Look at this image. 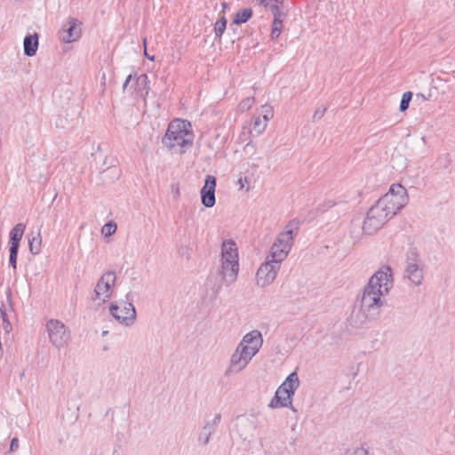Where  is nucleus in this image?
I'll use <instances>...</instances> for the list:
<instances>
[{
    "label": "nucleus",
    "mask_w": 455,
    "mask_h": 455,
    "mask_svg": "<svg viewBox=\"0 0 455 455\" xmlns=\"http://www.w3.org/2000/svg\"><path fill=\"white\" fill-rule=\"evenodd\" d=\"M392 271L389 267H380L370 279L363 296V304L367 307H380L381 297L392 287Z\"/></svg>",
    "instance_id": "obj_1"
},
{
    "label": "nucleus",
    "mask_w": 455,
    "mask_h": 455,
    "mask_svg": "<svg viewBox=\"0 0 455 455\" xmlns=\"http://www.w3.org/2000/svg\"><path fill=\"white\" fill-rule=\"evenodd\" d=\"M194 137L190 122L175 118L168 124L163 141L170 148H179L184 151L193 144Z\"/></svg>",
    "instance_id": "obj_2"
},
{
    "label": "nucleus",
    "mask_w": 455,
    "mask_h": 455,
    "mask_svg": "<svg viewBox=\"0 0 455 455\" xmlns=\"http://www.w3.org/2000/svg\"><path fill=\"white\" fill-rule=\"evenodd\" d=\"M262 345V338L259 331H252L246 334L232 359L234 366L238 369L244 367L251 357L259 351Z\"/></svg>",
    "instance_id": "obj_3"
},
{
    "label": "nucleus",
    "mask_w": 455,
    "mask_h": 455,
    "mask_svg": "<svg viewBox=\"0 0 455 455\" xmlns=\"http://www.w3.org/2000/svg\"><path fill=\"white\" fill-rule=\"evenodd\" d=\"M299 226V220H292L287 224L284 231L279 235L271 248L270 258L272 262L280 263L287 257L291 248L293 235L298 231Z\"/></svg>",
    "instance_id": "obj_4"
},
{
    "label": "nucleus",
    "mask_w": 455,
    "mask_h": 455,
    "mask_svg": "<svg viewBox=\"0 0 455 455\" xmlns=\"http://www.w3.org/2000/svg\"><path fill=\"white\" fill-rule=\"evenodd\" d=\"M408 200L406 188L399 183H394L378 202L394 216L408 203Z\"/></svg>",
    "instance_id": "obj_5"
},
{
    "label": "nucleus",
    "mask_w": 455,
    "mask_h": 455,
    "mask_svg": "<svg viewBox=\"0 0 455 455\" xmlns=\"http://www.w3.org/2000/svg\"><path fill=\"white\" fill-rule=\"evenodd\" d=\"M221 267L225 278L233 280L235 278L238 270V251L235 242L229 240L222 244Z\"/></svg>",
    "instance_id": "obj_6"
},
{
    "label": "nucleus",
    "mask_w": 455,
    "mask_h": 455,
    "mask_svg": "<svg viewBox=\"0 0 455 455\" xmlns=\"http://www.w3.org/2000/svg\"><path fill=\"white\" fill-rule=\"evenodd\" d=\"M299 386V379L295 372L291 373L285 381L277 388L270 407H285L291 403V396Z\"/></svg>",
    "instance_id": "obj_7"
},
{
    "label": "nucleus",
    "mask_w": 455,
    "mask_h": 455,
    "mask_svg": "<svg viewBox=\"0 0 455 455\" xmlns=\"http://www.w3.org/2000/svg\"><path fill=\"white\" fill-rule=\"evenodd\" d=\"M393 215L377 202L368 212L363 228L366 234H372L380 228Z\"/></svg>",
    "instance_id": "obj_8"
},
{
    "label": "nucleus",
    "mask_w": 455,
    "mask_h": 455,
    "mask_svg": "<svg viewBox=\"0 0 455 455\" xmlns=\"http://www.w3.org/2000/svg\"><path fill=\"white\" fill-rule=\"evenodd\" d=\"M116 280V276L113 272H107L100 277L95 287L96 298L99 300L105 302L110 299Z\"/></svg>",
    "instance_id": "obj_9"
},
{
    "label": "nucleus",
    "mask_w": 455,
    "mask_h": 455,
    "mask_svg": "<svg viewBox=\"0 0 455 455\" xmlns=\"http://www.w3.org/2000/svg\"><path fill=\"white\" fill-rule=\"evenodd\" d=\"M48 336L56 346L65 345L69 339V333L65 325L58 320H50L47 324Z\"/></svg>",
    "instance_id": "obj_10"
},
{
    "label": "nucleus",
    "mask_w": 455,
    "mask_h": 455,
    "mask_svg": "<svg viewBox=\"0 0 455 455\" xmlns=\"http://www.w3.org/2000/svg\"><path fill=\"white\" fill-rule=\"evenodd\" d=\"M112 315L121 323L129 324L135 319V309L132 303L123 301L110 307Z\"/></svg>",
    "instance_id": "obj_11"
},
{
    "label": "nucleus",
    "mask_w": 455,
    "mask_h": 455,
    "mask_svg": "<svg viewBox=\"0 0 455 455\" xmlns=\"http://www.w3.org/2000/svg\"><path fill=\"white\" fill-rule=\"evenodd\" d=\"M274 263L275 262L267 261L259 268L256 275L257 283L259 285L263 287L275 280L279 267Z\"/></svg>",
    "instance_id": "obj_12"
},
{
    "label": "nucleus",
    "mask_w": 455,
    "mask_h": 455,
    "mask_svg": "<svg viewBox=\"0 0 455 455\" xmlns=\"http://www.w3.org/2000/svg\"><path fill=\"white\" fill-rule=\"evenodd\" d=\"M216 179L212 175H207L204 185L201 189L202 204L206 207H212L215 204Z\"/></svg>",
    "instance_id": "obj_13"
},
{
    "label": "nucleus",
    "mask_w": 455,
    "mask_h": 455,
    "mask_svg": "<svg viewBox=\"0 0 455 455\" xmlns=\"http://www.w3.org/2000/svg\"><path fill=\"white\" fill-rule=\"evenodd\" d=\"M80 34L81 31L78 28L76 20H70L64 26L62 41L66 43L73 42L80 36Z\"/></svg>",
    "instance_id": "obj_14"
},
{
    "label": "nucleus",
    "mask_w": 455,
    "mask_h": 455,
    "mask_svg": "<svg viewBox=\"0 0 455 455\" xmlns=\"http://www.w3.org/2000/svg\"><path fill=\"white\" fill-rule=\"evenodd\" d=\"M262 110V117H257L253 124V127L258 133L266 130L268 121L273 117V108L270 106H263Z\"/></svg>",
    "instance_id": "obj_15"
},
{
    "label": "nucleus",
    "mask_w": 455,
    "mask_h": 455,
    "mask_svg": "<svg viewBox=\"0 0 455 455\" xmlns=\"http://www.w3.org/2000/svg\"><path fill=\"white\" fill-rule=\"evenodd\" d=\"M38 47V36L36 34L24 38V52L28 56H34Z\"/></svg>",
    "instance_id": "obj_16"
},
{
    "label": "nucleus",
    "mask_w": 455,
    "mask_h": 455,
    "mask_svg": "<svg viewBox=\"0 0 455 455\" xmlns=\"http://www.w3.org/2000/svg\"><path fill=\"white\" fill-rule=\"evenodd\" d=\"M25 231V225L23 223L17 224L10 233L11 246L19 247L20 242L22 239Z\"/></svg>",
    "instance_id": "obj_17"
},
{
    "label": "nucleus",
    "mask_w": 455,
    "mask_h": 455,
    "mask_svg": "<svg viewBox=\"0 0 455 455\" xmlns=\"http://www.w3.org/2000/svg\"><path fill=\"white\" fill-rule=\"evenodd\" d=\"M408 277L414 284H419L423 279L422 270L415 264L408 267Z\"/></svg>",
    "instance_id": "obj_18"
},
{
    "label": "nucleus",
    "mask_w": 455,
    "mask_h": 455,
    "mask_svg": "<svg viewBox=\"0 0 455 455\" xmlns=\"http://www.w3.org/2000/svg\"><path fill=\"white\" fill-rule=\"evenodd\" d=\"M275 12V18L272 24V31H271V37L272 38H277L282 31L283 28V20L282 15L279 12V10L277 9V12Z\"/></svg>",
    "instance_id": "obj_19"
},
{
    "label": "nucleus",
    "mask_w": 455,
    "mask_h": 455,
    "mask_svg": "<svg viewBox=\"0 0 455 455\" xmlns=\"http://www.w3.org/2000/svg\"><path fill=\"white\" fill-rule=\"evenodd\" d=\"M29 250L33 254H38L41 251L42 236L40 233L29 239Z\"/></svg>",
    "instance_id": "obj_20"
},
{
    "label": "nucleus",
    "mask_w": 455,
    "mask_h": 455,
    "mask_svg": "<svg viewBox=\"0 0 455 455\" xmlns=\"http://www.w3.org/2000/svg\"><path fill=\"white\" fill-rule=\"evenodd\" d=\"M252 15L251 8H245L236 12L234 23L242 24L246 22Z\"/></svg>",
    "instance_id": "obj_21"
},
{
    "label": "nucleus",
    "mask_w": 455,
    "mask_h": 455,
    "mask_svg": "<svg viewBox=\"0 0 455 455\" xmlns=\"http://www.w3.org/2000/svg\"><path fill=\"white\" fill-rule=\"evenodd\" d=\"M227 28V20L221 16L214 24V32L216 36L220 37L225 32Z\"/></svg>",
    "instance_id": "obj_22"
},
{
    "label": "nucleus",
    "mask_w": 455,
    "mask_h": 455,
    "mask_svg": "<svg viewBox=\"0 0 455 455\" xmlns=\"http://www.w3.org/2000/svg\"><path fill=\"white\" fill-rule=\"evenodd\" d=\"M116 231V224L114 221H109L105 224L101 228V233L105 236H110Z\"/></svg>",
    "instance_id": "obj_23"
},
{
    "label": "nucleus",
    "mask_w": 455,
    "mask_h": 455,
    "mask_svg": "<svg viewBox=\"0 0 455 455\" xmlns=\"http://www.w3.org/2000/svg\"><path fill=\"white\" fill-rule=\"evenodd\" d=\"M412 98V92H406L403 94L402 100L400 102V110L402 112L405 111L409 108L410 101Z\"/></svg>",
    "instance_id": "obj_24"
},
{
    "label": "nucleus",
    "mask_w": 455,
    "mask_h": 455,
    "mask_svg": "<svg viewBox=\"0 0 455 455\" xmlns=\"http://www.w3.org/2000/svg\"><path fill=\"white\" fill-rule=\"evenodd\" d=\"M264 6L271 7L273 12H277L279 5L283 4V0H259Z\"/></svg>",
    "instance_id": "obj_25"
},
{
    "label": "nucleus",
    "mask_w": 455,
    "mask_h": 455,
    "mask_svg": "<svg viewBox=\"0 0 455 455\" xmlns=\"http://www.w3.org/2000/svg\"><path fill=\"white\" fill-rule=\"evenodd\" d=\"M255 100L253 97L246 98L242 100L239 104V108L242 111L249 110L254 104Z\"/></svg>",
    "instance_id": "obj_26"
},
{
    "label": "nucleus",
    "mask_w": 455,
    "mask_h": 455,
    "mask_svg": "<svg viewBox=\"0 0 455 455\" xmlns=\"http://www.w3.org/2000/svg\"><path fill=\"white\" fill-rule=\"evenodd\" d=\"M250 183H251V180H249V178L247 176H243V177L241 176L237 181L239 189H241V190L245 189L246 191H248L250 188Z\"/></svg>",
    "instance_id": "obj_27"
},
{
    "label": "nucleus",
    "mask_w": 455,
    "mask_h": 455,
    "mask_svg": "<svg viewBox=\"0 0 455 455\" xmlns=\"http://www.w3.org/2000/svg\"><path fill=\"white\" fill-rule=\"evenodd\" d=\"M18 250L19 247L15 246H11L10 248V262L13 268H16Z\"/></svg>",
    "instance_id": "obj_28"
},
{
    "label": "nucleus",
    "mask_w": 455,
    "mask_h": 455,
    "mask_svg": "<svg viewBox=\"0 0 455 455\" xmlns=\"http://www.w3.org/2000/svg\"><path fill=\"white\" fill-rule=\"evenodd\" d=\"M19 446V440L17 438H13L11 442L10 449L11 451H14Z\"/></svg>",
    "instance_id": "obj_29"
},
{
    "label": "nucleus",
    "mask_w": 455,
    "mask_h": 455,
    "mask_svg": "<svg viewBox=\"0 0 455 455\" xmlns=\"http://www.w3.org/2000/svg\"><path fill=\"white\" fill-rule=\"evenodd\" d=\"M144 55L148 59L150 60L151 61H154L155 60V56L154 55H148V52L147 51V48L144 49Z\"/></svg>",
    "instance_id": "obj_30"
},
{
    "label": "nucleus",
    "mask_w": 455,
    "mask_h": 455,
    "mask_svg": "<svg viewBox=\"0 0 455 455\" xmlns=\"http://www.w3.org/2000/svg\"><path fill=\"white\" fill-rule=\"evenodd\" d=\"M355 455H367V452L363 449H359L355 451Z\"/></svg>",
    "instance_id": "obj_31"
},
{
    "label": "nucleus",
    "mask_w": 455,
    "mask_h": 455,
    "mask_svg": "<svg viewBox=\"0 0 455 455\" xmlns=\"http://www.w3.org/2000/svg\"><path fill=\"white\" fill-rule=\"evenodd\" d=\"M143 45H144V49L147 48V39L144 38L143 40Z\"/></svg>",
    "instance_id": "obj_32"
}]
</instances>
